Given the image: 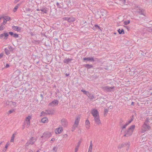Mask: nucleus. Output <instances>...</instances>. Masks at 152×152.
<instances>
[{"label":"nucleus","instance_id":"1","mask_svg":"<svg viewBox=\"0 0 152 152\" xmlns=\"http://www.w3.org/2000/svg\"><path fill=\"white\" fill-rule=\"evenodd\" d=\"M133 12L135 14H140L145 16L144 10L141 9L139 6L135 5L132 9Z\"/></svg>","mask_w":152,"mask_h":152},{"label":"nucleus","instance_id":"2","mask_svg":"<svg viewBox=\"0 0 152 152\" xmlns=\"http://www.w3.org/2000/svg\"><path fill=\"white\" fill-rule=\"evenodd\" d=\"M135 125L131 126L125 132V134L124 135V137H128L132 134L135 128Z\"/></svg>","mask_w":152,"mask_h":152},{"label":"nucleus","instance_id":"3","mask_svg":"<svg viewBox=\"0 0 152 152\" xmlns=\"http://www.w3.org/2000/svg\"><path fill=\"white\" fill-rule=\"evenodd\" d=\"M148 121H146L142 126V132H144L150 129V126L148 124Z\"/></svg>","mask_w":152,"mask_h":152},{"label":"nucleus","instance_id":"4","mask_svg":"<svg viewBox=\"0 0 152 152\" xmlns=\"http://www.w3.org/2000/svg\"><path fill=\"white\" fill-rule=\"evenodd\" d=\"M51 134L49 132H46L43 133V135L41 137V138H43L44 140H46L50 137Z\"/></svg>","mask_w":152,"mask_h":152},{"label":"nucleus","instance_id":"5","mask_svg":"<svg viewBox=\"0 0 152 152\" xmlns=\"http://www.w3.org/2000/svg\"><path fill=\"white\" fill-rule=\"evenodd\" d=\"M102 88L104 91L107 92H111L113 91L114 89V87H110L106 86L102 87Z\"/></svg>","mask_w":152,"mask_h":152},{"label":"nucleus","instance_id":"6","mask_svg":"<svg viewBox=\"0 0 152 152\" xmlns=\"http://www.w3.org/2000/svg\"><path fill=\"white\" fill-rule=\"evenodd\" d=\"M31 118V116L30 115H28L27 117H26V118L24 122V124H26V123L27 124L26 126L27 128L28 127L30 126V120Z\"/></svg>","mask_w":152,"mask_h":152},{"label":"nucleus","instance_id":"7","mask_svg":"<svg viewBox=\"0 0 152 152\" xmlns=\"http://www.w3.org/2000/svg\"><path fill=\"white\" fill-rule=\"evenodd\" d=\"M100 12L101 14V15H102V16H104V17H102L100 16L99 18H102L104 19L106 18V16L107 15V11L104 9H102L100 10Z\"/></svg>","mask_w":152,"mask_h":152},{"label":"nucleus","instance_id":"8","mask_svg":"<svg viewBox=\"0 0 152 152\" xmlns=\"http://www.w3.org/2000/svg\"><path fill=\"white\" fill-rule=\"evenodd\" d=\"M55 112V111L53 110H46L45 112H42V113H45V114L48 115L53 114Z\"/></svg>","mask_w":152,"mask_h":152},{"label":"nucleus","instance_id":"9","mask_svg":"<svg viewBox=\"0 0 152 152\" xmlns=\"http://www.w3.org/2000/svg\"><path fill=\"white\" fill-rule=\"evenodd\" d=\"M61 123L63 126L66 127L68 125V122L66 119L63 118L61 121Z\"/></svg>","mask_w":152,"mask_h":152},{"label":"nucleus","instance_id":"10","mask_svg":"<svg viewBox=\"0 0 152 152\" xmlns=\"http://www.w3.org/2000/svg\"><path fill=\"white\" fill-rule=\"evenodd\" d=\"M80 119V117L79 116H77L75 121V124L73 125V127L74 128L77 127L78 125Z\"/></svg>","mask_w":152,"mask_h":152},{"label":"nucleus","instance_id":"11","mask_svg":"<svg viewBox=\"0 0 152 152\" xmlns=\"http://www.w3.org/2000/svg\"><path fill=\"white\" fill-rule=\"evenodd\" d=\"M58 104V101L57 100H54L50 103L49 105L51 107H54L57 105Z\"/></svg>","mask_w":152,"mask_h":152},{"label":"nucleus","instance_id":"12","mask_svg":"<svg viewBox=\"0 0 152 152\" xmlns=\"http://www.w3.org/2000/svg\"><path fill=\"white\" fill-rule=\"evenodd\" d=\"M91 114L94 117L99 116L98 111L95 109H93L91 111Z\"/></svg>","mask_w":152,"mask_h":152},{"label":"nucleus","instance_id":"13","mask_svg":"<svg viewBox=\"0 0 152 152\" xmlns=\"http://www.w3.org/2000/svg\"><path fill=\"white\" fill-rule=\"evenodd\" d=\"M40 10L42 12L41 13H45L46 14L48 11V9L46 7H45L41 8Z\"/></svg>","mask_w":152,"mask_h":152},{"label":"nucleus","instance_id":"14","mask_svg":"<svg viewBox=\"0 0 152 152\" xmlns=\"http://www.w3.org/2000/svg\"><path fill=\"white\" fill-rule=\"evenodd\" d=\"M63 130V129L62 127H59L56 129L55 130V132L57 134H59L61 133Z\"/></svg>","mask_w":152,"mask_h":152},{"label":"nucleus","instance_id":"15","mask_svg":"<svg viewBox=\"0 0 152 152\" xmlns=\"http://www.w3.org/2000/svg\"><path fill=\"white\" fill-rule=\"evenodd\" d=\"M73 59L72 58H65L63 60V62L65 64H69L71 62V61Z\"/></svg>","mask_w":152,"mask_h":152},{"label":"nucleus","instance_id":"16","mask_svg":"<svg viewBox=\"0 0 152 152\" xmlns=\"http://www.w3.org/2000/svg\"><path fill=\"white\" fill-rule=\"evenodd\" d=\"M129 146L130 145L129 142H126L125 143L122 144L121 145H119L118 148H121L126 146Z\"/></svg>","mask_w":152,"mask_h":152},{"label":"nucleus","instance_id":"17","mask_svg":"<svg viewBox=\"0 0 152 152\" xmlns=\"http://www.w3.org/2000/svg\"><path fill=\"white\" fill-rule=\"evenodd\" d=\"M94 118V120L96 124H101L100 121L99 119V116H98L97 117L96 116Z\"/></svg>","mask_w":152,"mask_h":152},{"label":"nucleus","instance_id":"18","mask_svg":"<svg viewBox=\"0 0 152 152\" xmlns=\"http://www.w3.org/2000/svg\"><path fill=\"white\" fill-rule=\"evenodd\" d=\"M12 28L13 30L18 31H20L21 30V28L18 26H12Z\"/></svg>","mask_w":152,"mask_h":152},{"label":"nucleus","instance_id":"19","mask_svg":"<svg viewBox=\"0 0 152 152\" xmlns=\"http://www.w3.org/2000/svg\"><path fill=\"white\" fill-rule=\"evenodd\" d=\"M36 139L33 137H31V139L29 140L28 142L30 143V144L32 145L34 144V142L36 141Z\"/></svg>","mask_w":152,"mask_h":152},{"label":"nucleus","instance_id":"20","mask_svg":"<svg viewBox=\"0 0 152 152\" xmlns=\"http://www.w3.org/2000/svg\"><path fill=\"white\" fill-rule=\"evenodd\" d=\"M83 60L84 61L87 60V61H95L93 57L85 58H83Z\"/></svg>","mask_w":152,"mask_h":152},{"label":"nucleus","instance_id":"21","mask_svg":"<svg viewBox=\"0 0 152 152\" xmlns=\"http://www.w3.org/2000/svg\"><path fill=\"white\" fill-rule=\"evenodd\" d=\"M93 143L92 141H91L90 142V145L88 148V151L89 152H92V150Z\"/></svg>","mask_w":152,"mask_h":152},{"label":"nucleus","instance_id":"22","mask_svg":"<svg viewBox=\"0 0 152 152\" xmlns=\"http://www.w3.org/2000/svg\"><path fill=\"white\" fill-rule=\"evenodd\" d=\"M81 143V141H79L78 143V145L76 146L75 149V152H77V151L78 150V148L80 146V145Z\"/></svg>","mask_w":152,"mask_h":152},{"label":"nucleus","instance_id":"23","mask_svg":"<svg viewBox=\"0 0 152 152\" xmlns=\"http://www.w3.org/2000/svg\"><path fill=\"white\" fill-rule=\"evenodd\" d=\"M87 96L91 99H92L94 98V95L91 94H90L89 93L87 95Z\"/></svg>","mask_w":152,"mask_h":152},{"label":"nucleus","instance_id":"24","mask_svg":"<svg viewBox=\"0 0 152 152\" xmlns=\"http://www.w3.org/2000/svg\"><path fill=\"white\" fill-rule=\"evenodd\" d=\"M125 0H120L119 4L121 5H123L125 4Z\"/></svg>","mask_w":152,"mask_h":152},{"label":"nucleus","instance_id":"25","mask_svg":"<svg viewBox=\"0 0 152 152\" xmlns=\"http://www.w3.org/2000/svg\"><path fill=\"white\" fill-rule=\"evenodd\" d=\"M84 66L88 69H89L93 67V66L92 65H90L89 64H85Z\"/></svg>","mask_w":152,"mask_h":152},{"label":"nucleus","instance_id":"26","mask_svg":"<svg viewBox=\"0 0 152 152\" xmlns=\"http://www.w3.org/2000/svg\"><path fill=\"white\" fill-rule=\"evenodd\" d=\"M48 119L46 118H43L41 120V121L43 123H45L48 122Z\"/></svg>","mask_w":152,"mask_h":152},{"label":"nucleus","instance_id":"27","mask_svg":"<svg viewBox=\"0 0 152 152\" xmlns=\"http://www.w3.org/2000/svg\"><path fill=\"white\" fill-rule=\"evenodd\" d=\"M0 19H10V18L8 16L3 15L0 17Z\"/></svg>","mask_w":152,"mask_h":152},{"label":"nucleus","instance_id":"28","mask_svg":"<svg viewBox=\"0 0 152 152\" xmlns=\"http://www.w3.org/2000/svg\"><path fill=\"white\" fill-rule=\"evenodd\" d=\"M4 51H5V52L6 54L7 55H8L9 54H10V50L8 49H7L6 48H5L4 49Z\"/></svg>","mask_w":152,"mask_h":152},{"label":"nucleus","instance_id":"29","mask_svg":"<svg viewBox=\"0 0 152 152\" xmlns=\"http://www.w3.org/2000/svg\"><path fill=\"white\" fill-rule=\"evenodd\" d=\"M118 32L120 34H124V30L123 29H122L121 30H120V29H119L118 30Z\"/></svg>","mask_w":152,"mask_h":152},{"label":"nucleus","instance_id":"30","mask_svg":"<svg viewBox=\"0 0 152 152\" xmlns=\"http://www.w3.org/2000/svg\"><path fill=\"white\" fill-rule=\"evenodd\" d=\"M9 36V34L7 33H4V39H7V37Z\"/></svg>","mask_w":152,"mask_h":152},{"label":"nucleus","instance_id":"31","mask_svg":"<svg viewBox=\"0 0 152 152\" xmlns=\"http://www.w3.org/2000/svg\"><path fill=\"white\" fill-rule=\"evenodd\" d=\"M81 91L85 95H87L88 93H89V92L86 91L85 90H81Z\"/></svg>","mask_w":152,"mask_h":152},{"label":"nucleus","instance_id":"32","mask_svg":"<svg viewBox=\"0 0 152 152\" xmlns=\"http://www.w3.org/2000/svg\"><path fill=\"white\" fill-rule=\"evenodd\" d=\"M64 20L69 23L73 22L75 21V20Z\"/></svg>","mask_w":152,"mask_h":152},{"label":"nucleus","instance_id":"33","mask_svg":"<svg viewBox=\"0 0 152 152\" xmlns=\"http://www.w3.org/2000/svg\"><path fill=\"white\" fill-rule=\"evenodd\" d=\"M8 48L10 49V52L14 50L13 48L11 46H9Z\"/></svg>","mask_w":152,"mask_h":152},{"label":"nucleus","instance_id":"34","mask_svg":"<svg viewBox=\"0 0 152 152\" xmlns=\"http://www.w3.org/2000/svg\"><path fill=\"white\" fill-rule=\"evenodd\" d=\"M57 149H58V148L57 147H54L53 149V151L55 152H56L57 151Z\"/></svg>","mask_w":152,"mask_h":152},{"label":"nucleus","instance_id":"35","mask_svg":"<svg viewBox=\"0 0 152 152\" xmlns=\"http://www.w3.org/2000/svg\"><path fill=\"white\" fill-rule=\"evenodd\" d=\"M130 23L129 20H127V21H125L124 22V23L125 25H126L129 24Z\"/></svg>","mask_w":152,"mask_h":152},{"label":"nucleus","instance_id":"36","mask_svg":"<svg viewBox=\"0 0 152 152\" xmlns=\"http://www.w3.org/2000/svg\"><path fill=\"white\" fill-rule=\"evenodd\" d=\"M18 6H15L13 9V11L14 12H15L18 9Z\"/></svg>","mask_w":152,"mask_h":152},{"label":"nucleus","instance_id":"37","mask_svg":"<svg viewBox=\"0 0 152 152\" xmlns=\"http://www.w3.org/2000/svg\"><path fill=\"white\" fill-rule=\"evenodd\" d=\"M86 125H90V122L89 120H87L85 122Z\"/></svg>","mask_w":152,"mask_h":152},{"label":"nucleus","instance_id":"38","mask_svg":"<svg viewBox=\"0 0 152 152\" xmlns=\"http://www.w3.org/2000/svg\"><path fill=\"white\" fill-rule=\"evenodd\" d=\"M13 37L15 38H17L18 37V34H14Z\"/></svg>","mask_w":152,"mask_h":152},{"label":"nucleus","instance_id":"39","mask_svg":"<svg viewBox=\"0 0 152 152\" xmlns=\"http://www.w3.org/2000/svg\"><path fill=\"white\" fill-rule=\"evenodd\" d=\"M4 20L3 23L2 25H5L7 22V21L9 20Z\"/></svg>","mask_w":152,"mask_h":152},{"label":"nucleus","instance_id":"40","mask_svg":"<svg viewBox=\"0 0 152 152\" xmlns=\"http://www.w3.org/2000/svg\"><path fill=\"white\" fill-rule=\"evenodd\" d=\"M31 10L30 8H26V9L25 11L26 12H30L31 11Z\"/></svg>","mask_w":152,"mask_h":152},{"label":"nucleus","instance_id":"41","mask_svg":"<svg viewBox=\"0 0 152 152\" xmlns=\"http://www.w3.org/2000/svg\"><path fill=\"white\" fill-rule=\"evenodd\" d=\"M56 5L57 6V7L59 8H61V6L59 4L58 2H57L56 3Z\"/></svg>","mask_w":152,"mask_h":152},{"label":"nucleus","instance_id":"42","mask_svg":"<svg viewBox=\"0 0 152 152\" xmlns=\"http://www.w3.org/2000/svg\"><path fill=\"white\" fill-rule=\"evenodd\" d=\"M9 145H10V143H9V142H7L5 145V148L7 149V148Z\"/></svg>","mask_w":152,"mask_h":152},{"label":"nucleus","instance_id":"43","mask_svg":"<svg viewBox=\"0 0 152 152\" xmlns=\"http://www.w3.org/2000/svg\"><path fill=\"white\" fill-rule=\"evenodd\" d=\"M128 125V124H126L124 125L122 127V129H125V128Z\"/></svg>","mask_w":152,"mask_h":152},{"label":"nucleus","instance_id":"44","mask_svg":"<svg viewBox=\"0 0 152 152\" xmlns=\"http://www.w3.org/2000/svg\"><path fill=\"white\" fill-rule=\"evenodd\" d=\"M4 29V26L2 24L1 26H0V30H2Z\"/></svg>","mask_w":152,"mask_h":152},{"label":"nucleus","instance_id":"45","mask_svg":"<svg viewBox=\"0 0 152 152\" xmlns=\"http://www.w3.org/2000/svg\"><path fill=\"white\" fill-rule=\"evenodd\" d=\"M132 120H133V119H130V120H129V121L128 122L126 123V124H128V125L129 124H130V123H131V122L132 121Z\"/></svg>","mask_w":152,"mask_h":152},{"label":"nucleus","instance_id":"46","mask_svg":"<svg viewBox=\"0 0 152 152\" xmlns=\"http://www.w3.org/2000/svg\"><path fill=\"white\" fill-rule=\"evenodd\" d=\"M124 122L122 118H121L120 120V123L121 124H122L123 122Z\"/></svg>","mask_w":152,"mask_h":152},{"label":"nucleus","instance_id":"47","mask_svg":"<svg viewBox=\"0 0 152 152\" xmlns=\"http://www.w3.org/2000/svg\"><path fill=\"white\" fill-rule=\"evenodd\" d=\"M4 37V33L0 35V39H2Z\"/></svg>","mask_w":152,"mask_h":152},{"label":"nucleus","instance_id":"48","mask_svg":"<svg viewBox=\"0 0 152 152\" xmlns=\"http://www.w3.org/2000/svg\"><path fill=\"white\" fill-rule=\"evenodd\" d=\"M4 54L3 53H1L0 54V59L2 58Z\"/></svg>","mask_w":152,"mask_h":152},{"label":"nucleus","instance_id":"49","mask_svg":"<svg viewBox=\"0 0 152 152\" xmlns=\"http://www.w3.org/2000/svg\"><path fill=\"white\" fill-rule=\"evenodd\" d=\"M9 34L11 36H13L14 33L12 32H9Z\"/></svg>","mask_w":152,"mask_h":152},{"label":"nucleus","instance_id":"50","mask_svg":"<svg viewBox=\"0 0 152 152\" xmlns=\"http://www.w3.org/2000/svg\"><path fill=\"white\" fill-rule=\"evenodd\" d=\"M104 114L108 112V110L107 109H105L104 110ZM105 115V114H104Z\"/></svg>","mask_w":152,"mask_h":152},{"label":"nucleus","instance_id":"51","mask_svg":"<svg viewBox=\"0 0 152 152\" xmlns=\"http://www.w3.org/2000/svg\"><path fill=\"white\" fill-rule=\"evenodd\" d=\"M20 0H15L14 1V3L16 4L17 3V2H18Z\"/></svg>","mask_w":152,"mask_h":152},{"label":"nucleus","instance_id":"52","mask_svg":"<svg viewBox=\"0 0 152 152\" xmlns=\"http://www.w3.org/2000/svg\"><path fill=\"white\" fill-rule=\"evenodd\" d=\"M30 143L28 141V142L26 143V146H28V145H30Z\"/></svg>","mask_w":152,"mask_h":152},{"label":"nucleus","instance_id":"53","mask_svg":"<svg viewBox=\"0 0 152 152\" xmlns=\"http://www.w3.org/2000/svg\"><path fill=\"white\" fill-rule=\"evenodd\" d=\"M14 138H12L11 137V139L10 140V142H14Z\"/></svg>","mask_w":152,"mask_h":152},{"label":"nucleus","instance_id":"54","mask_svg":"<svg viewBox=\"0 0 152 152\" xmlns=\"http://www.w3.org/2000/svg\"><path fill=\"white\" fill-rule=\"evenodd\" d=\"M9 66H10L8 64H6V65L5 67L6 68H7L9 67Z\"/></svg>","mask_w":152,"mask_h":152},{"label":"nucleus","instance_id":"55","mask_svg":"<svg viewBox=\"0 0 152 152\" xmlns=\"http://www.w3.org/2000/svg\"><path fill=\"white\" fill-rule=\"evenodd\" d=\"M13 112V110H9L8 111L9 114H10L11 113H12Z\"/></svg>","mask_w":152,"mask_h":152},{"label":"nucleus","instance_id":"56","mask_svg":"<svg viewBox=\"0 0 152 152\" xmlns=\"http://www.w3.org/2000/svg\"><path fill=\"white\" fill-rule=\"evenodd\" d=\"M90 126V125H86V127L87 129H88Z\"/></svg>","mask_w":152,"mask_h":152},{"label":"nucleus","instance_id":"57","mask_svg":"<svg viewBox=\"0 0 152 152\" xmlns=\"http://www.w3.org/2000/svg\"><path fill=\"white\" fill-rule=\"evenodd\" d=\"M15 133L13 134H12V136L11 137H12V138H14L15 137Z\"/></svg>","mask_w":152,"mask_h":152},{"label":"nucleus","instance_id":"58","mask_svg":"<svg viewBox=\"0 0 152 152\" xmlns=\"http://www.w3.org/2000/svg\"><path fill=\"white\" fill-rule=\"evenodd\" d=\"M55 140V139L54 138H53L51 139L50 141H54Z\"/></svg>","mask_w":152,"mask_h":152},{"label":"nucleus","instance_id":"59","mask_svg":"<svg viewBox=\"0 0 152 152\" xmlns=\"http://www.w3.org/2000/svg\"><path fill=\"white\" fill-rule=\"evenodd\" d=\"M95 26L98 27L99 29L100 28V27L97 25H95Z\"/></svg>","mask_w":152,"mask_h":152},{"label":"nucleus","instance_id":"60","mask_svg":"<svg viewBox=\"0 0 152 152\" xmlns=\"http://www.w3.org/2000/svg\"><path fill=\"white\" fill-rule=\"evenodd\" d=\"M25 124H25L24 123L23 125V129L25 128Z\"/></svg>","mask_w":152,"mask_h":152},{"label":"nucleus","instance_id":"61","mask_svg":"<svg viewBox=\"0 0 152 152\" xmlns=\"http://www.w3.org/2000/svg\"><path fill=\"white\" fill-rule=\"evenodd\" d=\"M40 96L41 97L42 99H43V95H42V94H41Z\"/></svg>","mask_w":152,"mask_h":152},{"label":"nucleus","instance_id":"62","mask_svg":"<svg viewBox=\"0 0 152 152\" xmlns=\"http://www.w3.org/2000/svg\"><path fill=\"white\" fill-rule=\"evenodd\" d=\"M20 4H17V5L16 6H18V8L20 6Z\"/></svg>","mask_w":152,"mask_h":152},{"label":"nucleus","instance_id":"63","mask_svg":"<svg viewBox=\"0 0 152 152\" xmlns=\"http://www.w3.org/2000/svg\"><path fill=\"white\" fill-rule=\"evenodd\" d=\"M13 104L14 105H15L16 104V103L15 102H13Z\"/></svg>","mask_w":152,"mask_h":152},{"label":"nucleus","instance_id":"64","mask_svg":"<svg viewBox=\"0 0 152 152\" xmlns=\"http://www.w3.org/2000/svg\"><path fill=\"white\" fill-rule=\"evenodd\" d=\"M6 151V149H4L3 150V151H2V152H5V151Z\"/></svg>","mask_w":152,"mask_h":152}]
</instances>
